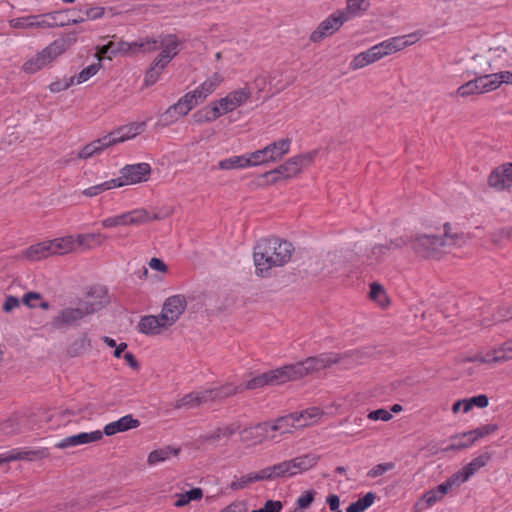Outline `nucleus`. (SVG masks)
<instances>
[{
    "instance_id": "1",
    "label": "nucleus",
    "mask_w": 512,
    "mask_h": 512,
    "mask_svg": "<svg viewBox=\"0 0 512 512\" xmlns=\"http://www.w3.org/2000/svg\"><path fill=\"white\" fill-rule=\"evenodd\" d=\"M182 41L175 34L161 35L159 38L145 37L132 42L133 56L138 53H152L160 49L147 68L143 80L146 87L153 86L169 63L178 55Z\"/></svg>"
},
{
    "instance_id": "2",
    "label": "nucleus",
    "mask_w": 512,
    "mask_h": 512,
    "mask_svg": "<svg viewBox=\"0 0 512 512\" xmlns=\"http://www.w3.org/2000/svg\"><path fill=\"white\" fill-rule=\"evenodd\" d=\"M293 245L279 238H264L258 241L254 249L256 274L266 277L273 267H281L290 261Z\"/></svg>"
},
{
    "instance_id": "3",
    "label": "nucleus",
    "mask_w": 512,
    "mask_h": 512,
    "mask_svg": "<svg viewBox=\"0 0 512 512\" xmlns=\"http://www.w3.org/2000/svg\"><path fill=\"white\" fill-rule=\"evenodd\" d=\"M463 236L459 234H451V226L449 223L444 224V237L435 235H417L405 240L399 238L396 241V247H403L409 245L413 251L419 256L429 258L437 257L441 252L442 248L446 246L456 245L459 240H462Z\"/></svg>"
},
{
    "instance_id": "4",
    "label": "nucleus",
    "mask_w": 512,
    "mask_h": 512,
    "mask_svg": "<svg viewBox=\"0 0 512 512\" xmlns=\"http://www.w3.org/2000/svg\"><path fill=\"white\" fill-rule=\"evenodd\" d=\"M76 42L77 34L75 32L61 35L41 51L28 58L22 65V71L32 75L49 67Z\"/></svg>"
},
{
    "instance_id": "5",
    "label": "nucleus",
    "mask_w": 512,
    "mask_h": 512,
    "mask_svg": "<svg viewBox=\"0 0 512 512\" xmlns=\"http://www.w3.org/2000/svg\"><path fill=\"white\" fill-rule=\"evenodd\" d=\"M414 35L397 36L384 40L366 51L355 55L349 64V68L353 71L366 67L375 63L383 57L400 51L414 43Z\"/></svg>"
},
{
    "instance_id": "6",
    "label": "nucleus",
    "mask_w": 512,
    "mask_h": 512,
    "mask_svg": "<svg viewBox=\"0 0 512 512\" xmlns=\"http://www.w3.org/2000/svg\"><path fill=\"white\" fill-rule=\"evenodd\" d=\"M340 357L336 353H321L302 361L285 365L289 381L301 379L336 364Z\"/></svg>"
},
{
    "instance_id": "7",
    "label": "nucleus",
    "mask_w": 512,
    "mask_h": 512,
    "mask_svg": "<svg viewBox=\"0 0 512 512\" xmlns=\"http://www.w3.org/2000/svg\"><path fill=\"white\" fill-rule=\"evenodd\" d=\"M316 155L317 150L296 155L288 159L285 163L278 166L274 170L265 173L264 176L272 177L270 180L271 183H276L281 179L292 178L299 174L304 168L310 166Z\"/></svg>"
},
{
    "instance_id": "8",
    "label": "nucleus",
    "mask_w": 512,
    "mask_h": 512,
    "mask_svg": "<svg viewBox=\"0 0 512 512\" xmlns=\"http://www.w3.org/2000/svg\"><path fill=\"white\" fill-rule=\"evenodd\" d=\"M60 12H49L36 15H27L17 17L9 20V26L15 29H38L46 30L59 26H64L65 23H58L57 17Z\"/></svg>"
},
{
    "instance_id": "9",
    "label": "nucleus",
    "mask_w": 512,
    "mask_h": 512,
    "mask_svg": "<svg viewBox=\"0 0 512 512\" xmlns=\"http://www.w3.org/2000/svg\"><path fill=\"white\" fill-rule=\"evenodd\" d=\"M103 301L98 303L82 302L77 308H65L53 319V326L60 328L65 325H72L83 319L85 316L91 315L102 307Z\"/></svg>"
},
{
    "instance_id": "10",
    "label": "nucleus",
    "mask_w": 512,
    "mask_h": 512,
    "mask_svg": "<svg viewBox=\"0 0 512 512\" xmlns=\"http://www.w3.org/2000/svg\"><path fill=\"white\" fill-rule=\"evenodd\" d=\"M288 375L285 365L265 373L256 375L243 385L245 390H256L267 385H279L288 382Z\"/></svg>"
},
{
    "instance_id": "11",
    "label": "nucleus",
    "mask_w": 512,
    "mask_h": 512,
    "mask_svg": "<svg viewBox=\"0 0 512 512\" xmlns=\"http://www.w3.org/2000/svg\"><path fill=\"white\" fill-rule=\"evenodd\" d=\"M346 22L347 17H344L342 11L336 10L330 16L320 22L317 28L310 34V41L313 43L322 41L324 38L333 35Z\"/></svg>"
},
{
    "instance_id": "12",
    "label": "nucleus",
    "mask_w": 512,
    "mask_h": 512,
    "mask_svg": "<svg viewBox=\"0 0 512 512\" xmlns=\"http://www.w3.org/2000/svg\"><path fill=\"white\" fill-rule=\"evenodd\" d=\"M319 461V456L314 453L300 455L291 460L281 462L285 477H292L313 468Z\"/></svg>"
},
{
    "instance_id": "13",
    "label": "nucleus",
    "mask_w": 512,
    "mask_h": 512,
    "mask_svg": "<svg viewBox=\"0 0 512 512\" xmlns=\"http://www.w3.org/2000/svg\"><path fill=\"white\" fill-rule=\"evenodd\" d=\"M487 185L495 191H504L512 187V162L503 163L494 168L487 177Z\"/></svg>"
},
{
    "instance_id": "14",
    "label": "nucleus",
    "mask_w": 512,
    "mask_h": 512,
    "mask_svg": "<svg viewBox=\"0 0 512 512\" xmlns=\"http://www.w3.org/2000/svg\"><path fill=\"white\" fill-rule=\"evenodd\" d=\"M145 127L146 122H132L114 129L105 135V138L110 147L136 137L144 131Z\"/></svg>"
},
{
    "instance_id": "15",
    "label": "nucleus",
    "mask_w": 512,
    "mask_h": 512,
    "mask_svg": "<svg viewBox=\"0 0 512 512\" xmlns=\"http://www.w3.org/2000/svg\"><path fill=\"white\" fill-rule=\"evenodd\" d=\"M120 174L123 186L146 182L151 174V166L145 162L127 164L121 168Z\"/></svg>"
},
{
    "instance_id": "16",
    "label": "nucleus",
    "mask_w": 512,
    "mask_h": 512,
    "mask_svg": "<svg viewBox=\"0 0 512 512\" xmlns=\"http://www.w3.org/2000/svg\"><path fill=\"white\" fill-rule=\"evenodd\" d=\"M251 95L252 91L248 87H243L229 92L225 97L216 101L223 115H225L244 105Z\"/></svg>"
},
{
    "instance_id": "17",
    "label": "nucleus",
    "mask_w": 512,
    "mask_h": 512,
    "mask_svg": "<svg viewBox=\"0 0 512 512\" xmlns=\"http://www.w3.org/2000/svg\"><path fill=\"white\" fill-rule=\"evenodd\" d=\"M187 306L186 299L183 295H173L168 297L162 307L161 315L166 324L171 326L184 313Z\"/></svg>"
},
{
    "instance_id": "18",
    "label": "nucleus",
    "mask_w": 512,
    "mask_h": 512,
    "mask_svg": "<svg viewBox=\"0 0 512 512\" xmlns=\"http://www.w3.org/2000/svg\"><path fill=\"white\" fill-rule=\"evenodd\" d=\"M240 440L247 446L261 444L269 437V426L266 422L258 423L254 426L239 429Z\"/></svg>"
},
{
    "instance_id": "19",
    "label": "nucleus",
    "mask_w": 512,
    "mask_h": 512,
    "mask_svg": "<svg viewBox=\"0 0 512 512\" xmlns=\"http://www.w3.org/2000/svg\"><path fill=\"white\" fill-rule=\"evenodd\" d=\"M102 437L103 433L100 430L92 432H81L79 434L67 436L61 439L54 445V447L57 449H67L70 447H76L83 444L97 442L101 440Z\"/></svg>"
},
{
    "instance_id": "20",
    "label": "nucleus",
    "mask_w": 512,
    "mask_h": 512,
    "mask_svg": "<svg viewBox=\"0 0 512 512\" xmlns=\"http://www.w3.org/2000/svg\"><path fill=\"white\" fill-rule=\"evenodd\" d=\"M48 455L46 449H38V450H21V449H12L1 453L2 460L0 463H9L17 460H35L42 459Z\"/></svg>"
},
{
    "instance_id": "21",
    "label": "nucleus",
    "mask_w": 512,
    "mask_h": 512,
    "mask_svg": "<svg viewBox=\"0 0 512 512\" xmlns=\"http://www.w3.org/2000/svg\"><path fill=\"white\" fill-rule=\"evenodd\" d=\"M170 326V324H166L160 313L158 316L148 315L142 317L138 323V330L146 335H158L163 329Z\"/></svg>"
},
{
    "instance_id": "22",
    "label": "nucleus",
    "mask_w": 512,
    "mask_h": 512,
    "mask_svg": "<svg viewBox=\"0 0 512 512\" xmlns=\"http://www.w3.org/2000/svg\"><path fill=\"white\" fill-rule=\"evenodd\" d=\"M140 421L133 417L132 414H127L117 421H113L104 426L102 431L107 436H112L116 433L126 432L131 429L138 428Z\"/></svg>"
},
{
    "instance_id": "23",
    "label": "nucleus",
    "mask_w": 512,
    "mask_h": 512,
    "mask_svg": "<svg viewBox=\"0 0 512 512\" xmlns=\"http://www.w3.org/2000/svg\"><path fill=\"white\" fill-rule=\"evenodd\" d=\"M121 226L131 225L137 226L152 220L158 219V216L155 214L153 216L143 208L134 209L122 214L118 215Z\"/></svg>"
},
{
    "instance_id": "24",
    "label": "nucleus",
    "mask_w": 512,
    "mask_h": 512,
    "mask_svg": "<svg viewBox=\"0 0 512 512\" xmlns=\"http://www.w3.org/2000/svg\"><path fill=\"white\" fill-rule=\"evenodd\" d=\"M298 416L290 413L285 416L278 417L274 421H267L269 432H279L280 434L290 433L292 428H303L302 422H298Z\"/></svg>"
},
{
    "instance_id": "25",
    "label": "nucleus",
    "mask_w": 512,
    "mask_h": 512,
    "mask_svg": "<svg viewBox=\"0 0 512 512\" xmlns=\"http://www.w3.org/2000/svg\"><path fill=\"white\" fill-rule=\"evenodd\" d=\"M100 55L107 56L111 59L113 56H133V45L132 42L120 40L119 42L110 41L98 49Z\"/></svg>"
},
{
    "instance_id": "26",
    "label": "nucleus",
    "mask_w": 512,
    "mask_h": 512,
    "mask_svg": "<svg viewBox=\"0 0 512 512\" xmlns=\"http://www.w3.org/2000/svg\"><path fill=\"white\" fill-rule=\"evenodd\" d=\"M240 425L238 423H230L215 428L213 431L203 434L200 436V440L203 443H213L219 441L222 438H229L238 432Z\"/></svg>"
},
{
    "instance_id": "27",
    "label": "nucleus",
    "mask_w": 512,
    "mask_h": 512,
    "mask_svg": "<svg viewBox=\"0 0 512 512\" xmlns=\"http://www.w3.org/2000/svg\"><path fill=\"white\" fill-rule=\"evenodd\" d=\"M291 140L289 138L274 141L264 147L270 162L281 160L289 151Z\"/></svg>"
},
{
    "instance_id": "28",
    "label": "nucleus",
    "mask_w": 512,
    "mask_h": 512,
    "mask_svg": "<svg viewBox=\"0 0 512 512\" xmlns=\"http://www.w3.org/2000/svg\"><path fill=\"white\" fill-rule=\"evenodd\" d=\"M52 255H64L75 250L77 237L72 235L49 240Z\"/></svg>"
},
{
    "instance_id": "29",
    "label": "nucleus",
    "mask_w": 512,
    "mask_h": 512,
    "mask_svg": "<svg viewBox=\"0 0 512 512\" xmlns=\"http://www.w3.org/2000/svg\"><path fill=\"white\" fill-rule=\"evenodd\" d=\"M223 113L218 106L217 101L211 102L209 105L196 111L192 117L195 123L201 124L205 122H212L222 116Z\"/></svg>"
},
{
    "instance_id": "30",
    "label": "nucleus",
    "mask_w": 512,
    "mask_h": 512,
    "mask_svg": "<svg viewBox=\"0 0 512 512\" xmlns=\"http://www.w3.org/2000/svg\"><path fill=\"white\" fill-rule=\"evenodd\" d=\"M192 99L193 95L186 93L165 111L164 116H171L172 113H176L179 116L187 115L196 106L195 101Z\"/></svg>"
},
{
    "instance_id": "31",
    "label": "nucleus",
    "mask_w": 512,
    "mask_h": 512,
    "mask_svg": "<svg viewBox=\"0 0 512 512\" xmlns=\"http://www.w3.org/2000/svg\"><path fill=\"white\" fill-rule=\"evenodd\" d=\"M370 0H346V7L338 9L342 11L344 17H347V22L353 17L360 16L370 8Z\"/></svg>"
},
{
    "instance_id": "32",
    "label": "nucleus",
    "mask_w": 512,
    "mask_h": 512,
    "mask_svg": "<svg viewBox=\"0 0 512 512\" xmlns=\"http://www.w3.org/2000/svg\"><path fill=\"white\" fill-rule=\"evenodd\" d=\"M51 255L49 240L31 245L24 252V256L31 261H38Z\"/></svg>"
},
{
    "instance_id": "33",
    "label": "nucleus",
    "mask_w": 512,
    "mask_h": 512,
    "mask_svg": "<svg viewBox=\"0 0 512 512\" xmlns=\"http://www.w3.org/2000/svg\"><path fill=\"white\" fill-rule=\"evenodd\" d=\"M498 430V426L496 424H486L476 429H473L468 432H464V437H470L464 444H459L460 446H471L477 440L484 438L487 435H490Z\"/></svg>"
},
{
    "instance_id": "34",
    "label": "nucleus",
    "mask_w": 512,
    "mask_h": 512,
    "mask_svg": "<svg viewBox=\"0 0 512 512\" xmlns=\"http://www.w3.org/2000/svg\"><path fill=\"white\" fill-rule=\"evenodd\" d=\"M123 181L122 178H114L108 181L102 182L100 184H96L94 186L88 187L82 191V194L87 197L97 196L105 191H108L113 188L122 187Z\"/></svg>"
},
{
    "instance_id": "35",
    "label": "nucleus",
    "mask_w": 512,
    "mask_h": 512,
    "mask_svg": "<svg viewBox=\"0 0 512 512\" xmlns=\"http://www.w3.org/2000/svg\"><path fill=\"white\" fill-rule=\"evenodd\" d=\"M179 452V449L172 448L171 446H166L163 448L153 450L148 455L147 463L149 465L159 464L161 462L168 460L171 456H177Z\"/></svg>"
},
{
    "instance_id": "36",
    "label": "nucleus",
    "mask_w": 512,
    "mask_h": 512,
    "mask_svg": "<svg viewBox=\"0 0 512 512\" xmlns=\"http://www.w3.org/2000/svg\"><path fill=\"white\" fill-rule=\"evenodd\" d=\"M109 145L107 143V139L105 136L99 138L97 140L92 141L91 143L84 146L78 153V158L80 159H88L95 154L101 153L104 149L108 148Z\"/></svg>"
},
{
    "instance_id": "37",
    "label": "nucleus",
    "mask_w": 512,
    "mask_h": 512,
    "mask_svg": "<svg viewBox=\"0 0 512 512\" xmlns=\"http://www.w3.org/2000/svg\"><path fill=\"white\" fill-rule=\"evenodd\" d=\"M285 477L281 462L275 465L261 469L260 471L253 473V479L255 482L263 480H273L275 478Z\"/></svg>"
},
{
    "instance_id": "38",
    "label": "nucleus",
    "mask_w": 512,
    "mask_h": 512,
    "mask_svg": "<svg viewBox=\"0 0 512 512\" xmlns=\"http://www.w3.org/2000/svg\"><path fill=\"white\" fill-rule=\"evenodd\" d=\"M250 167L249 159L245 155L232 156L218 162L221 170L243 169Z\"/></svg>"
},
{
    "instance_id": "39",
    "label": "nucleus",
    "mask_w": 512,
    "mask_h": 512,
    "mask_svg": "<svg viewBox=\"0 0 512 512\" xmlns=\"http://www.w3.org/2000/svg\"><path fill=\"white\" fill-rule=\"evenodd\" d=\"M213 390L215 392L216 401H222L228 397L244 392L243 385H235L233 383H226L222 386L214 387Z\"/></svg>"
},
{
    "instance_id": "40",
    "label": "nucleus",
    "mask_w": 512,
    "mask_h": 512,
    "mask_svg": "<svg viewBox=\"0 0 512 512\" xmlns=\"http://www.w3.org/2000/svg\"><path fill=\"white\" fill-rule=\"evenodd\" d=\"M481 94L492 92L499 88V82L495 73L476 76Z\"/></svg>"
},
{
    "instance_id": "41",
    "label": "nucleus",
    "mask_w": 512,
    "mask_h": 512,
    "mask_svg": "<svg viewBox=\"0 0 512 512\" xmlns=\"http://www.w3.org/2000/svg\"><path fill=\"white\" fill-rule=\"evenodd\" d=\"M106 239L107 237L101 233L79 234L77 235V244L91 248L102 245Z\"/></svg>"
},
{
    "instance_id": "42",
    "label": "nucleus",
    "mask_w": 512,
    "mask_h": 512,
    "mask_svg": "<svg viewBox=\"0 0 512 512\" xmlns=\"http://www.w3.org/2000/svg\"><path fill=\"white\" fill-rule=\"evenodd\" d=\"M376 494L374 492H368L357 501L351 503L347 508L346 512H364L369 508L375 501Z\"/></svg>"
},
{
    "instance_id": "43",
    "label": "nucleus",
    "mask_w": 512,
    "mask_h": 512,
    "mask_svg": "<svg viewBox=\"0 0 512 512\" xmlns=\"http://www.w3.org/2000/svg\"><path fill=\"white\" fill-rule=\"evenodd\" d=\"M295 413V416H298V422L303 425V427H306V426H309L311 425L312 423L316 422L317 419L320 418L322 412H321V409L318 408V407H311V408H308L302 412H294Z\"/></svg>"
},
{
    "instance_id": "44",
    "label": "nucleus",
    "mask_w": 512,
    "mask_h": 512,
    "mask_svg": "<svg viewBox=\"0 0 512 512\" xmlns=\"http://www.w3.org/2000/svg\"><path fill=\"white\" fill-rule=\"evenodd\" d=\"M489 454L485 453L476 458H474L471 462L463 467L464 472L466 473V477H471L474 475L479 469L484 467L489 461Z\"/></svg>"
},
{
    "instance_id": "45",
    "label": "nucleus",
    "mask_w": 512,
    "mask_h": 512,
    "mask_svg": "<svg viewBox=\"0 0 512 512\" xmlns=\"http://www.w3.org/2000/svg\"><path fill=\"white\" fill-rule=\"evenodd\" d=\"M222 81V77L218 73H214L211 77L207 78L198 87L207 98L217 89V87L221 84Z\"/></svg>"
},
{
    "instance_id": "46",
    "label": "nucleus",
    "mask_w": 512,
    "mask_h": 512,
    "mask_svg": "<svg viewBox=\"0 0 512 512\" xmlns=\"http://www.w3.org/2000/svg\"><path fill=\"white\" fill-rule=\"evenodd\" d=\"M456 94L460 97H468L472 95H480V89L476 77L459 86Z\"/></svg>"
},
{
    "instance_id": "47",
    "label": "nucleus",
    "mask_w": 512,
    "mask_h": 512,
    "mask_svg": "<svg viewBox=\"0 0 512 512\" xmlns=\"http://www.w3.org/2000/svg\"><path fill=\"white\" fill-rule=\"evenodd\" d=\"M100 69L99 63H94L86 68L82 69L76 76H73L74 83L81 84L89 80L92 76H94L98 70Z\"/></svg>"
},
{
    "instance_id": "48",
    "label": "nucleus",
    "mask_w": 512,
    "mask_h": 512,
    "mask_svg": "<svg viewBox=\"0 0 512 512\" xmlns=\"http://www.w3.org/2000/svg\"><path fill=\"white\" fill-rule=\"evenodd\" d=\"M489 404V399L486 395L480 394L477 396H473L469 399H464V409L463 411L468 412L473 406H477L479 408H485Z\"/></svg>"
},
{
    "instance_id": "49",
    "label": "nucleus",
    "mask_w": 512,
    "mask_h": 512,
    "mask_svg": "<svg viewBox=\"0 0 512 512\" xmlns=\"http://www.w3.org/2000/svg\"><path fill=\"white\" fill-rule=\"evenodd\" d=\"M174 407L176 409H181V408L191 409V408L199 407L196 392L195 391L190 392V393L184 395L182 398L178 399L176 401Z\"/></svg>"
},
{
    "instance_id": "50",
    "label": "nucleus",
    "mask_w": 512,
    "mask_h": 512,
    "mask_svg": "<svg viewBox=\"0 0 512 512\" xmlns=\"http://www.w3.org/2000/svg\"><path fill=\"white\" fill-rule=\"evenodd\" d=\"M246 157L249 159L250 167L263 165L270 162L264 148L246 154Z\"/></svg>"
},
{
    "instance_id": "51",
    "label": "nucleus",
    "mask_w": 512,
    "mask_h": 512,
    "mask_svg": "<svg viewBox=\"0 0 512 512\" xmlns=\"http://www.w3.org/2000/svg\"><path fill=\"white\" fill-rule=\"evenodd\" d=\"M394 467L395 464L393 462L377 464L367 472V477L371 479L377 478L394 469Z\"/></svg>"
},
{
    "instance_id": "52",
    "label": "nucleus",
    "mask_w": 512,
    "mask_h": 512,
    "mask_svg": "<svg viewBox=\"0 0 512 512\" xmlns=\"http://www.w3.org/2000/svg\"><path fill=\"white\" fill-rule=\"evenodd\" d=\"M84 15H85V17H81L79 19H73L71 21V23L76 24V23L85 21V19H91V20L99 19L104 15V8L103 7L86 8L84 11Z\"/></svg>"
},
{
    "instance_id": "53",
    "label": "nucleus",
    "mask_w": 512,
    "mask_h": 512,
    "mask_svg": "<svg viewBox=\"0 0 512 512\" xmlns=\"http://www.w3.org/2000/svg\"><path fill=\"white\" fill-rule=\"evenodd\" d=\"M512 238V228L511 227H504L499 230L494 231L491 234V241L494 244H501L502 242L506 240H510Z\"/></svg>"
},
{
    "instance_id": "54",
    "label": "nucleus",
    "mask_w": 512,
    "mask_h": 512,
    "mask_svg": "<svg viewBox=\"0 0 512 512\" xmlns=\"http://www.w3.org/2000/svg\"><path fill=\"white\" fill-rule=\"evenodd\" d=\"M91 347V341L87 334H83L80 338L74 341L71 346V350L74 351V355L80 353L81 351L87 350Z\"/></svg>"
},
{
    "instance_id": "55",
    "label": "nucleus",
    "mask_w": 512,
    "mask_h": 512,
    "mask_svg": "<svg viewBox=\"0 0 512 512\" xmlns=\"http://www.w3.org/2000/svg\"><path fill=\"white\" fill-rule=\"evenodd\" d=\"M195 392H196L197 401H198L199 406L209 403V402L216 401L215 392H214L213 388L205 389V390H201V391H195Z\"/></svg>"
},
{
    "instance_id": "56",
    "label": "nucleus",
    "mask_w": 512,
    "mask_h": 512,
    "mask_svg": "<svg viewBox=\"0 0 512 512\" xmlns=\"http://www.w3.org/2000/svg\"><path fill=\"white\" fill-rule=\"evenodd\" d=\"M255 482L253 479V473H249L231 482L230 488L234 491L241 490L248 486L250 483Z\"/></svg>"
},
{
    "instance_id": "57",
    "label": "nucleus",
    "mask_w": 512,
    "mask_h": 512,
    "mask_svg": "<svg viewBox=\"0 0 512 512\" xmlns=\"http://www.w3.org/2000/svg\"><path fill=\"white\" fill-rule=\"evenodd\" d=\"M367 417H368V419L373 420V421H378V420L389 421L390 419H392V413L386 409L380 408V409L369 412Z\"/></svg>"
},
{
    "instance_id": "58",
    "label": "nucleus",
    "mask_w": 512,
    "mask_h": 512,
    "mask_svg": "<svg viewBox=\"0 0 512 512\" xmlns=\"http://www.w3.org/2000/svg\"><path fill=\"white\" fill-rule=\"evenodd\" d=\"M442 498H443L442 495L438 492L436 487L433 489H430L423 495V500L425 501V503L428 507L433 506L436 502L440 501Z\"/></svg>"
},
{
    "instance_id": "59",
    "label": "nucleus",
    "mask_w": 512,
    "mask_h": 512,
    "mask_svg": "<svg viewBox=\"0 0 512 512\" xmlns=\"http://www.w3.org/2000/svg\"><path fill=\"white\" fill-rule=\"evenodd\" d=\"M469 438L470 437H464V433H461V434L451 437V444L449 445L448 449L460 450V449L468 448L469 446H460L459 444H464V443L468 442L467 440Z\"/></svg>"
},
{
    "instance_id": "60",
    "label": "nucleus",
    "mask_w": 512,
    "mask_h": 512,
    "mask_svg": "<svg viewBox=\"0 0 512 512\" xmlns=\"http://www.w3.org/2000/svg\"><path fill=\"white\" fill-rule=\"evenodd\" d=\"M469 479V477H466V473L464 472V469L457 471L456 473L452 474L447 480L451 483V486H460L462 483L466 482Z\"/></svg>"
},
{
    "instance_id": "61",
    "label": "nucleus",
    "mask_w": 512,
    "mask_h": 512,
    "mask_svg": "<svg viewBox=\"0 0 512 512\" xmlns=\"http://www.w3.org/2000/svg\"><path fill=\"white\" fill-rule=\"evenodd\" d=\"M314 500V492L313 491H307L303 493L298 499H297V505L299 508L304 509L311 505V503Z\"/></svg>"
},
{
    "instance_id": "62",
    "label": "nucleus",
    "mask_w": 512,
    "mask_h": 512,
    "mask_svg": "<svg viewBox=\"0 0 512 512\" xmlns=\"http://www.w3.org/2000/svg\"><path fill=\"white\" fill-rule=\"evenodd\" d=\"M220 512H247V504L244 501H234Z\"/></svg>"
},
{
    "instance_id": "63",
    "label": "nucleus",
    "mask_w": 512,
    "mask_h": 512,
    "mask_svg": "<svg viewBox=\"0 0 512 512\" xmlns=\"http://www.w3.org/2000/svg\"><path fill=\"white\" fill-rule=\"evenodd\" d=\"M74 84V78H69L67 81H65L64 83L62 82H54V83H51L49 88L52 92H60V91H63V90H66L68 89L71 85Z\"/></svg>"
},
{
    "instance_id": "64",
    "label": "nucleus",
    "mask_w": 512,
    "mask_h": 512,
    "mask_svg": "<svg viewBox=\"0 0 512 512\" xmlns=\"http://www.w3.org/2000/svg\"><path fill=\"white\" fill-rule=\"evenodd\" d=\"M282 507V502L278 500H267L263 506L265 512H280Z\"/></svg>"
}]
</instances>
